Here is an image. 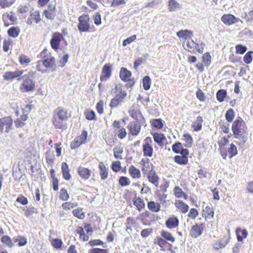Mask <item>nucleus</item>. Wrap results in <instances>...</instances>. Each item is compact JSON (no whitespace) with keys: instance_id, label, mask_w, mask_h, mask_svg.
<instances>
[{"instance_id":"37","label":"nucleus","mask_w":253,"mask_h":253,"mask_svg":"<svg viewBox=\"0 0 253 253\" xmlns=\"http://www.w3.org/2000/svg\"><path fill=\"white\" fill-rule=\"evenodd\" d=\"M61 171L63 178L66 180H69L71 178V174L70 173V169L68 164L63 162L61 164Z\"/></svg>"},{"instance_id":"24","label":"nucleus","mask_w":253,"mask_h":253,"mask_svg":"<svg viewBox=\"0 0 253 253\" xmlns=\"http://www.w3.org/2000/svg\"><path fill=\"white\" fill-rule=\"evenodd\" d=\"M154 141L159 146L163 147L165 144V142L167 141L166 137L165 134L162 132H151Z\"/></svg>"},{"instance_id":"8","label":"nucleus","mask_w":253,"mask_h":253,"mask_svg":"<svg viewBox=\"0 0 253 253\" xmlns=\"http://www.w3.org/2000/svg\"><path fill=\"white\" fill-rule=\"evenodd\" d=\"M25 79L20 86V90L22 92H28L33 91L35 88V83L29 77L25 75L24 76Z\"/></svg>"},{"instance_id":"30","label":"nucleus","mask_w":253,"mask_h":253,"mask_svg":"<svg viewBox=\"0 0 253 253\" xmlns=\"http://www.w3.org/2000/svg\"><path fill=\"white\" fill-rule=\"evenodd\" d=\"M40 13L39 11H35L30 14L27 20V24L32 25L33 23H38L41 21Z\"/></svg>"},{"instance_id":"57","label":"nucleus","mask_w":253,"mask_h":253,"mask_svg":"<svg viewBox=\"0 0 253 253\" xmlns=\"http://www.w3.org/2000/svg\"><path fill=\"white\" fill-rule=\"evenodd\" d=\"M172 150L173 152L176 154H180L183 150H188L183 148L181 143L177 142L172 145Z\"/></svg>"},{"instance_id":"64","label":"nucleus","mask_w":253,"mask_h":253,"mask_svg":"<svg viewBox=\"0 0 253 253\" xmlns=\"http://www.w3.org/2000/svg\"><path fill=\"white\" fill-rule=\"evenodd\" d=\"M235 114L232 109H228L225 114V117L227 121L231 123L235 118Z\"/></svg>"},{"instance_id":"44","label":"nucleus","mask_w":253,"mask_h":253,"mask_svg":"<svg viewBox=\"0 0 253 253\" xmlns=\"http://www.w3.org/2000/svg\"><path fill=\"white\" fill-rule=\"evenodd\" d=\"M21 30L18 26H12L7 30V33L8 36L13 38H16L19 35Z\"/></svg>"},{"instance_id":"23","label":"nucleus","mask_w":253,"mask_h":253,"mask_svg":"<svg viewBox=\"0 0 253 253\" xmlns=\"http://www.w3.org/2000/svg\"><path fill=\"white\" fill-rule=\"evenodd\" d=\"M131 73L126 68L122 67L121 68L120 72V77L124 82H128L131 85H133L134 84L133 80L130 79Z\"/></svg>"},{"instance_id":"53","label":"nucleus","mask_w":253,"mask_h":253,"mask_svg":"<svg viewBox=\"0 0 253 253\" xmlns=\"http://www.w3.org/2000/svg\"><path fill=\"white\" fill-rule=\"evenodd\" d=\"M161 236L162 238L168 241H170L171 243L175 242L174 237L172 235L171 233L167 230H162L161 232Z\"/></svg>"},{"instance_id":"1","label":"nucleus","mask_w":253,"mask_h":253,"mask_svg":"<svg viewBox=\"0 0 253 253\" xmlns=\"http://www.w3.org/2000/svg\"><path fill=\"white\" fill-rule=\"evenodd\" d=\"M231 129L234 137L241 141L243 143L247 140V127L245 122L240 117H238L233 122Z\"/></svg>"},{"instance_id":"35","label":"nucleus","mask_w":253,"mask_h":253,"mask_svg":"<svg viewBox=\"0 0 253 253\" xmlns=\"http://www.w3.org/2000/svg\"><path fill=\"white\" fill-rule=\"evenodd\" d=\"M203 119L202 116H198L197 117L196 120H195L191 125L194 131H199L202 128V124L203 123Z\"/></svg>"},{"instance_id":"22","label":"nucleus","mask_w":253,"mask_h":253,"mask_svg":"<svg viewBox=\"0 0 253 253\" xmlns=\"http://www.w3.org/2000/svg\"><path fill=\"white\" fill-rule=\"evenodd\" d=\"M113 90H114V93L116 94L115 97L123 102L126 96L127 93L123 89L122 85L120 84H116Z\"/></svg>"},{"instance_id":"61","label":"nucleus","mask_w":253,"mask_h":253,"mask_svg":"<svg viewBox=\"0 0 253 253\" xmlns=\"http://www.w3.org/2000/svg\"><path fill=\"white\" fill-rule=\"evenodd\" d=\"M1 242L9 248H12L13 246L12 239L7 235L3 236L1 238Z\"/></svg>"},{"instance_id":"41","label":"nucleus","mask_w":253,"mask_h":253,"mask_svg":"<svg viewBox=\"0 0 253 253\" xmlns=\"http://www.w3.org/2000/svg\"><path fill=\"white\" fill-rule=\"evenodd\" d=\"M128 173L133 179H137L141 177V174L140 170L133 165H131L129 167Z\"/></svg>"},{"instance_id":"46","label":"nucleus","mask_w":253,"mask_h":253,"mask_svg":"<svg viewBox=\"0 0 253 253\" xmlns=\"http://www.w3.org/2000/svg\"><path fill=\"white\" fill-rule=\"evenodd\" d=\"M228 242L229 239L218 240L213 244V248L215 250H218L225 247Z\"/></svg>"},{"instance_id":"26","label":"nucleus","mask_w":253,"mask_h":253,"mask_svg":"<svg viewBox=\"0 0 253 253\" xmlns=\"http://www.w3.org/2000/svg\"><path fill=\"white\" fill-rule=\"evenodd\" d=\"M45 17L50 20H53L56 15V8L55 5L50 4L48 5L47 9L43 11Z\"/></svg>"},{"instance_id":"9","label":"nucleus","mask_w":253,"mask_h":253,"mask_svg":"<svg viewBox=\"0 0 253 253\" xmlns=\"http://www.w3.org/2000/svg\"><path fill=\"white\" fill-rule=\"evenodd\" d=\"M186 46L187 50L191 53H195L197 52L202 53L204 50V44L196 43L190 39L187 41Z\"/></svg>"},{"instance_id":"38","label":"nucleus","mask_w":253,"mask_h":253,"mask_svg":"<svg viewBox=\"0 0 253 253\" xmlns=\"http://www.w3.org/2000/svg\"><path fill=\"white\" fill-rule=\"evenodd\" d=\"M161 204L154 201H150L147 203V208L152 212H159L161 211Z\"/></svg>"},{"instance_id":"29","label":"nucleus","mask_w":253,"mask_h":253,"mask_svg":"<svg viewBox=\"0 0 253 253\" xmlns=\"http://www.w3.org/2000/svg\"><path fill=\"white\" fill-rule=\"evenodd\" d=\"M77 172L80 177L84 180H88L91 175V170L82 166L77 169Z\"/></svg>"},{"instance_id":"48","label":"nucleus","mask_w":253,"mask_h":253,"mask_svg":"<svg viewBox=\"0 0 253 253\" xmlns=\"http://www.w3.org/2000/svg\"><path fill=\"white\" fill-rule=\"evenodd\" d=\"M164 122L161 119H152L150 124L153 128L157 129H161L164 126Z\"/></svg>"},{"instance_id":"13","label":"nucleus","mask_w":253,"mask_h":253,"mask_svg":"<svg viewBox=\"0 0 253 253\" xmlns=\"http://www.w3.org/2000/svg\"><path fill=\"white\" fill-rule=\"evenodd\" d=\"M189 154V151L188 150H183L180 155H176L174 157V162L180 165H187L188 163Z\"/></svg>"},{"instance_id":"47","label":"nucleus","mask_w":253,"mask_h":253,"mask_svg":"<svg viewBox=\"0 0 253 253\" xmlns=\"http://www.w3.org/2000/svg\"><path fill=\"white\" fill-rule=\"evenodd\" d=\"M236 233L237 235V240L239 242H242L244 239L247 238L248 233L246 229H241L240 228H238L236 230Z\"/></svg>"},{"instance_id":"55","label":"nucleus","mask_w":253,"mask_h":253,"mask_svg":"<svg viewBox=\"0 0 253 253\" xmlns=\"http://www.w3.org/2000/svg\"><path fill=\"white\" fill-rule=\"evenodd\" d=\"M77 203H73L71 202H67L63 203L61 207L65 211H69L77 207Z\"/></svg>"},{"instance_id":"28","label":"nucleus","mask_w":253,"mask_h":253,"mask_svg":"<svg viewBox=\"0 0 253 253\" xmlns=\"http://www.w3.org/2000/svg\"><path fill=\"white\" fill-rule=\"evenodd\" d=\"M174 205L176 210L182 213H187L189 209V206L181 200H176Z\"/></svg>"},{"instance_id":"43","label":"nucleus","mask_w":253,"mask_h":253,"mask_svg":"<svg viewBox=\"0 0 253 253\" xmlns=\"http://www.w3.org/2000/svg\"><path fill=\"white\" fill-rule=\"evenodd\" d=\"M28 115L25 114H22L20 118H17L14 121L15 126L16 128L22 127L25 125V121L28 119Z\"/></svg>"},{"instance_id":"54","label":"nucleus","mask_w":253,"mask_h":253,"mask_svg":"<svg viewBox=\"0 0 253 253\" xmlns=\"http://www.w3.org/2000/svg\"><path fill=\"white\" fill-rule=\"evenodd\" d=\"M30 57L25 54H21L19 57V61L20 64L23 66H27L31 62Z\"/></svg>"},{"instance_id":"5","label":"nucleus","mask_w":253,"mask_h":253,"mask_svg":"<svg viewBox=\"0 0 253 253\" xmlns=\"http://www.w3.org/2000/svg\"><path fill=\"white\" fill-rule=\"evenodd\" d=\"M78 29L80 32H86L90 29V18L87 14H84L78 18Z\"/></svg>"},{"instance_id":"42","label":"nucleus","mask_w":253,"mask_h":253,"mask_svg":"<svg viewBox=\"0 0 253 253\" xmlns=\"http://www.w3.org/2000/svg\"><path fill=\"white\" fill-rule=\"evenodd\" d=\"M173 191V194L176 198L178 199L183 198L184 200H187L188 195L178 186H175Z\"/></svg>"},{"instance_id":"17","label":"nucleus","mask_w":253,"mask_h":253,"mask_svg":"<svg viewBox=\"0 0 253 253\" xmlns=\"http://www.w3.org/2000/svg\"><path fill=\"white\" fill-rule=\"evenodd\" d=\"M221 21L226 25H231L239 22H242L239 18L231 14H224L221 17Z\"/></svg>"},{"instance_id":"4","label":"nucleus","mask_w":253,"mask_h":253,"mask_svg":"<svg viewBox=\"0 0 253 253\" xmlns=\"http://www.w3.org/2000/svg\"><path fill=\"white\" fill-rule=\"evenodd\" d=\"M112 128L114 136L120 139H123L126 136V129L122 126L120 121L115 120L112 123Z\"/></svg>"},{"instance_id":"3","label":"nucleus","mask_w":253,"mask_h":253,"mask_svg":"<svg viewBox=\"0 0 253 253\" xmlns=\"http://www.w3.org/2000/svg\"><path fill=\"white\" fill-rule=\"evenodd\" d=\"M13 119L10 116L0 118V132L9 133L13 127Z\"/></svg>"},{"instance_id":"50","label":"nucleus","mask_w":253,"mask_h":253,"mask_svg":"<svg viewBox=\"0 0 253 253\" xmlns=\"http://www.w3.org/2000/svg\"><path fill=\"white\" fill-rule=\"evenodd\" d=\"M183 140L184 141V146L190 148L193 143V140L191 135L189 133H184L183 135Z\"/></svg>"},{"instance_id":"36","label":"nucleus","mask_w":253,"mask_h":253,"mask_svg":"<svg viewBox=\"0 0 253 253\" xmlns=\"http://www.w3.org/2000/svg\"><path fill=\"white\" fill-rule=\"evenodd\" d=\"M214 210L212 207L206 206L202 211V216L205 219H211L213 217Z\"/></svg>"},{"instance_id":"40","label":"nucleus","mask_w":253,"mask_h":253,"mask_svg":"<svg viewBox=\"0 0 253 253\" xmlns=\"http://www.w3.org/2000/svg\"><path fill=\"white\" fill-rule=\"evenodd\" d=\"M98 168L99 169V174L101 178L103 180L106 179L108 176V168L102 162L99 163Z\"/></svg>"},{"instance_id":"58","label":"nucleus","mask_w":253,"mask_h":253,"mask_svg":"<svg viewBox=\"0 0 253 253\" xmlns=\"http://www.w3.org/2000/svg\"><path fill=\"white\" fill-rule=\"evenodd\" d=\"M84 116L86 120L89 121H96L95 114L94 112L91 109H87L84 111Z\"/></svg>"},{"instance_id":"62","label":"nucleus","mask_w":253,"mask_h":253,"mask_svg":"<svg viewBox=\"0 0 253 253\" xmlns=\"http://www.w3.org/2000/svg\"><path fill=\"white\" fill-rule=\"evenodd\" d=\"M51 244L54 249L59 250L61 249L63 242L60 239L54 238L51 240Z\"/></svg>"},{"instance_id":"19","label":"nucleus","mask_w":253,"mask_h":253,"mask_svg":"<svg viewBox=\"0 0 253 253\" xmlns=\"http://www.w3.org/2000/svg\"><path fill=\"white\" fill-rule=\"evenodd\" d=\"M2 19L5 27H8L14 24L17 20V18L14 16L12 11L3 13L2 16Z\"/></svg>"},{"instance_id":"16","label":"nucleus","mask_w":253,"mask_h":253,"mask_svg":"<svg viewBox=\"0 0 253 253\" xmlns=\"http://www.w3.org/2000/svg\"><path fill=\"white\" fill-rule=\"evenodd\" d=\"M112 75V65L110 64H105L102 68L100 79L101 82H106L109 80Z\"/></svg>"},{"instance_id":"45","label":"nucleus","mask_w":253,"mask_h":253,"mask_svg":"<svg viewBox=\"0 0 253 253\" xmlns=\"http://www.w3.org/2000/svg\"><path fill=\"white\" fill-rule=\"evenodd\" d=\"M225 152L226 153V159L227 157L229 158H231L236 156L238 153L237 147L233 143L230 144V147L227 150L225 149Z\"/></svg>"},{"instance_id":"14","label":"nucleus","mask_w":253,"mask_h":253,"mask_svg":"<svg viewBox=\"0 0 253 253\" xmlns=\"http://www.w3.org/2000/svg\"><path fill=\"white\" fill-rule=\"evenodd\" d=\"M128 114L136 121L145 122V119L137 106H132L128 110Z\"/></svg>"},{"instance_id":"18","label":"nucleus","mask_w":253,"mask_h":253,"mask_svg":"<svg viewBox=\"0 0 253 253\" xmlns=\"http://www.w3.org/2000/svg\"><path fill=\"white\" fill-rule=\"evenodd\" d=\"M59 118L67 121L71 117V115L68 110L62 107H58L54 112L53 115Z\"/></svg>"},{"instance_id":"10","label":"nucleus","mask_w":253,"mask_h":253,"mask_svg":"<svg viewBox=\"0 0 253 253\" xmlns=\"http://www.w3.org/2000/svg\"><path fill=\"white\" fill-rule=\"evenodd\" d=\"M87 135L86 130H83L79 136L75 138L73 141L71 142L70 148L72 149H75L78 148L81 145L85 142Z\"/></svg>"},{"instance_id":"12","label":"nucleus","mask_w":253,"mask_h":253,"mask_svg":"<svg viewBox=\"0 0 253 253\" xmlns=\"http://www.w3.org/2000/svg\"><path fill=\"white\" fill-rule=\"evenodd\" d=\"M154 244L158 245L161 248L162 251H171L172 246L171 244L168 243L167 240L161 237H157L154 240Z\"/></svg>"},{"instance_id":"20","label":"nucleus","mask_w":253,"mask_h":253,"mask_svg":"<svg viewBox=\"0 0 253 253\" xmlns=\"http://www.w3.org/2000/svg\"><path fill=\"white\" fill-rule=\"evenodd\" d=\"M126 230L131 232L132 228L134 229L140 228L139 224L137 222V219L134 217L129 216L127 217L125 223Z\"/></svg>"},{"instance_id":"63","label":"nucleus","mask_w":253,"mask_h":253,"mask_svg":"<svg viewBox=\"0 0 253 253\" xmlns=\"http://www.w3.org/2000/svg\"><path fill=\"white\" fill-rule=\"evenodd\" d=\"M219 128L225 133H228L229 131V124L224 121L221 120L218 123Z\"/></svg>"},{"instance_id":"56","label":"nucleus","mask_w":253,"mask_h":253,"mask_svg":"<svg viewBox=\"0 0 253 253\" xmlns=\"http://www.w3.org/2000/svg\"><path fill=\"white\" fill-rule=\"evenodd\" d=\"M76 231L77 233L79 235V238L81 240L83 241H87L88 240L89 237L85 234L84 228L82 227H78Z\"/></svg>"},{"instance_id":"52","label":"nucleus","mask_w":253,"mask_h":253,"mask_svg":"<svg viewBox=\"0 0 253 253\" xmlns=\"http://www.w3.org/2000/svg\"><path fill=\"white\" fill-rule=\"evenodd\" d=\"M202 61L205 66L209 67L211 63V56L209 52L204 53L202 56Z\"/></svg>"},{"instance_id":"2","label":"nucleus","mask_w":253,"mask_h":253,"mask_svg":"<svg viewBox=\"0 0 253 253\" xmlns=\"http://www.w3.org/2000/svg\"><path fill=\"white\" fill-rule=\"evenodd\" d=\"M40 57L43 61V66L46 69L55 70L56 69V59L54 56L47 49L44 48L40 53Z\"/></svg>"},{"instance_id":"33","label":"nucleus","mask_w":253,"mask_h":253,"mask_svg":"<svg viewBox=\"0 0 253 253\" xmlns=\"http://www.w3.org/2000/svg\"><path fill=\"white\" fill-rule=\"evenodd\" d=\"M148 181L155 186L158 187L159 184V177L157 174L155 169L150 171L146 174Z\"/></svg>"},{"instance_id":"11","label":"nucleus","mask_w":253,"mask_h":253,"mask_svg":"<svg viewBox=\"0 0 253 253\" xmlns=\"http://www.w3.org/2000/svg\"><path fill=\"white\" fill-rule=\"evenodd\" d=\"M63 40H64V37L62 33L58 32L53 33L50 41L51 48L54 50L58 49L60 42Z\"/></svg>"},{"instance_id":"49","label":"nucleus","mask_w":253,"mask_h":253,"mask_svg":"<svg viewBox=\"0 0 253 253\" xmlns=\"http://www.w3.org/2000/svg\"><path fill=\"white\" fill-rule=\"evenodd\" d=\"M50 174L52 178L53 189L54 191H56L58 190L59 181L55 176V170L54 169H50Z\"/></svg>"},{"instance_id":"60","label":"nucleus","mask_w":253,"mask_h":253,"mask_svg":"<svg viewBox=\"0 0 253 253\" xmlns=\"http://www.w3.org/2000/svg\"><path fill=\"white\" fill-rule=\"evenodd\" d=\"M226 95V90L223 89L218 90L216 94V99L219 102H223Z\"/></svg>"},{"instance_id":"34","label":"nucleus","mask_w":253,"mask_h":253,"mask_svg":"<svg viewBox=\"0 0 253 253\" xmlns=\"http://www.w3.org/2000/svg\"><path fill=\"white\" fill-rule=\"evenodd\" d=\"M176 36L184 40H189L193 37V33L188 30H181L176 33Z\"/></svg>"},{"instance_id":"27","label":"nucleus","mask_w":253,"mask_h":253,"mask_svg":"<svg viewBox=\"0 0 253 253\" xmlns=\"http://www.w3.org/2000/svg\"><path fill=\"white\" fill-rule=\"evenodd\" d=\"M140 163L141 165V170L144 175L154 169L153 164L148 159H142Z\"/></svg>"},{"instance_id":"39","label":"nucleus","mask_w":253,"mask_h":253,"mask_svg":"<svg viewBox=\"0 0 253 253\" xmlns=\"http://www.w3.org/2000/svg\"><path fill=\"white\" fill-rule=\"evenodd\" d=\"M153 215L149 211H145L140 214L141 221L144 225H150L152 221L150 220V216Z\"/></svg>"},{"instance_id":"59","label":"nucleus","mask_w":253,"mask_h":253,"mask_svg":"<svg viewBox=\"0 0 253 253\" xmlns=\"http://www.w3.org/2000/svg\"><path fill=\"white\" fill-rule=\"evenodd\" d=\"M13 240L15 243H18V246H24L27 243V240L26 237L23 236H18L17 237H14L13 238Z\"/></svg>"},{"instance_id":"21","label":"nucleus","mask_w":253,"mask_h":253,"mask_svg":"<svg viewBox=\"0 0 253 253\" xmlns=\"http://www.w3.org/2000/svg\"><path fill=\"white\" fill-rule=\"evenodd\" d=\"M67 121L53 116L52 123L56 129H60L61 131L65 130L67 128Z\"/></svg>"},{"instance_id":"15","label":"nucleus","mask_w":253,"mask_h":253,"mask_svg":"<svg viewBox=\"0 0 253 253\" xmlns=\"http://www.w3.org/2000/svg\"><path fill=\"white\" fill-rule=\"evenodd\" d=\"M205 228V224L204 223H195L191 227L190 235L192 238H196L202 234Z\"/></svg>"},{"instance_id":"51","label":"nucleus","mask_w":253,"mask_h":253,"mask_svg":"<svg viewBox=\"0 0 253 253\" xmlns=\"http://www.w3.org/2000/svg\"><path fill=\"white\" fill-rule=\"evenodd\" d=\"M72 212L73 215L78 219H83L85 217V212L82 208L75 209L72 211Z\"/></svg>"},{"instance_id":"25","label":"nucleus","mask_w":253,"mask_h":253,"mask_svg":"<svg viewBox=\"0 0 253 253\" xmlns=\"http://www.w3.org/2000/svg\"><path fill=\"white\" fill-rule=\"evenodd\" d=\"M229 136H223L218 141L219 150L223 159H226V153L225 152V146L229 143Z\"/></svg>"},{"instance_id":"31","label":"nucleus","mask_w":253,"mask_h":253,"mask_svg":"<svg viewBox=\"0 0 253 253\" xmlns=\"http://www.w3.org/2000/svg\"><path fill=\"white\" fill-rule=\"evenodd\" d=\"M179 223L178 218L176 216L172 215L166 221L165 225L168 228L172 229L177 228L179 226Z\"/></svg>"},{"instance_id":"7","label":"nucleus","mask_w":253,"mask_h":253,"mask_svg":"<svg viewBox=\"0 0 253 253\" xmlns=\"http://www.w3.org/2000/svg\"><path fill=\"white\" fill-rule=\"evenodd\" d=\"M152 140L151 137H146L142 144V152L145 157H152L153 155L154 150L152 145Z\"/></svg>"},{"instance_id":"6","label":"nucleus","mask_w":253,"mask_h":253,"mask_svg":"<svg viewBox=\"0 0 253 253\" xmlns=\"http://www.w3.org/2000/svg\"><path fill=\"white\" fill-rule=\"evenodd\" d=\"M145 122L133 121L130 122L127 126L128 134L132 136H137L140 132L142 126Z\"/></svg>"},{"instance_id":"32","label":"nucleus","mask_w":253,"mask_h":253,"mask_svg":"<svg viewBox=\"0 0 253 253\" xmlns=\"http://www.w3.org/2000/svg\"><path fill=\"white\" fill-rule=\"evenodd\" d=\"M133 205L138 211H142L145 207L144 200L139 196L135 195L132 199Z\"/></svg>"}]
</instances>
